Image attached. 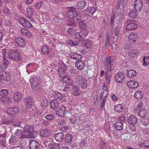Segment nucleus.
Masks as SVG:
<instances>
[{
    "label": "nucleus",
    "instance_id": "nucleus-1",
    "mask_svg": "<svg viewBox=\"0 0 149 149\" xmlns=\"http://www.w3.org/2000/svg\"><path fill=\"white\" fill-rule=\"evenodd\" d=\"M113 58L111 56L107 57L104 62L105 68L108 71L113 70L114 68Z\"/></svg>",
    "mask_w": 149,
    "mask_h": 149
},
{
    "label": "nucleus",
    "instance_id": "nucleus-2",
    "mask_svg": "<svg viewBox=\"0 0 149 149\" xmlns=\"http://www.w3.org/2000/svg\"><path fill=\"white\" fill-rule=\"evenodd\" d=\"M24 131L25 132L27 136V138H32L34 137L33 127L31 125H27L24 127Z\"/></svg>",
    "mask_w": 149,
    "mask_h": 149
},
{
    "label": "nucleus",
    "instance_id": "nucleus-3",
    "mask_svg": "<svg viewBox=\"0 0 149 149\" xmlns=\"http://www.w3.org/2000/svg\"><path fill=\"white\" fill-rule=\"evenodd\" d=\"M75 79L76 81L78 82L81 87L83 88H86L87 85V83L86 79L83 77L81 75H78L75 76Z\"/></svg>",
    "mask_w": 149,
    "mask_h": 149
},
{
    "label": "nucleus",
    "instance_id": "nucleus-4",
    "mask_svg": "<svg viewBox=\"0 0 149 149\" xmlns=\"http://www.w3.org/2000/svg\"><path fill=\"white\" fill-rule=\"evenodd\" d=\"M9 58L15 61H19L21 60L20 55L19 52L16 50L10 51L8 54Z\"/></svg>",
    "mask_w": 149,
    "mask_h": 149
},
{
    "label": "nucleus",
    "instance_id": "nucleus-5",
    "mask_svg": "<svg viewBox=\"0 0 149 149\" xmlns=\"http://www.w3.org/2000/svg\"><path fill=\"white\" fill-rule=\"evenodd\" d=\"M80 19L79 14L76 13V15H74L72 19H70L67 22V24L72 26H75L78 22Z\"/></svg>",
    "mask_w": 149,
    "mask_h": 149
},
{
    "label": "nucleus",
    "instance_id": "nucleus-6",
    "mask_svg": "<svg viewBox=\"0 0 149 149\" xmlns=\"http://www.w3.org/2000/svg\"><path fill=\"white\" fill-rule=\"evenodd\" d=\"M24 101L26 103V111H29L33 106V101L32 97H26L24 98Z\"/></svg>",
    "mask_w": 149,
    "mask_h": 149
},
{
    "label": "nucleus",
    "instance_id": "nucleus-7",
    "mask_svg": "<svg viewBox=\"0 0 149 149\" xmlns=\"http://www.w3.org/2000/svg\"><path fill=\"white\" fill-rule=\"evenodd\" d=\"M0 76L2 79L8 82L10 80L11 75L8 72L2 70L0 72Z\"/></svg>",
    "mask_w": 149,
    "mask_h": 149
},
{
    "label": "nucleus",
    "instance_id": "nucleus-8",
    "mask_svg": "<svg viewBox=\"0 0 149 149\" xmlns=\"http://www.w3.org/2000/svg\"><path fill=\"white\" fill-rule=\"evenodd\" d=\"M45 146H48V148L50 149H60L59 145L57 143L53 142H50L45 141L43 143Z\"/></svg>",
    "mask_w": 149,
    "mask_h": 149
},
{
    "label": "nucleus",
    "instance_id": "nucleus-9",
    "mask_svg": "<svg viewBox=\"0 0 149 149\" xmlns=\"http://www.w3.org/2000/svg\"><path fill=\"white\" fill-rule=\"evenodd\" d=\"M65 110L66 109L65 107L63 105H61L59 107V108L57 111H56V114L61 117H63L65 114H67L68 113H69V112L65 111Z\"/></svg>",
    "mask_w": 149,
    "mask_h": 149
},
{
    "label": "nucleus",
    "instance_id": "nucleus-10",
    "mask_svg": "<svg viewBox=\"0 0 149 149\" xmlns=\"http://www.w3.org/2000/svg\"><path fill=\"white\" fill-rule=\"evenodd\" d=\"M88 32L85 30H83L75 33L76 38L78 39H83L85 38L88 35Z\"/></svg>",
    "mask_w": 149,
    "mask_h": 149
},
{
    "label": "nucleus",
    "instance_id": "nucleus-11",
    "mask_svg": "<svg viewBox=\"0 0 149 149\" xmlns=\"http://www.w3.org/2000/svg\"><path fill=\"white\" fill-rule=\"evenodd\" d=\"M61 106L58 101L56 99L51 100L50 102V106L51 109L53 110H56Z\"/></svg>",
    "mask_w": 149,
    "mask_h": 149
},
{
    "label": "nucleus",
    "instance_id": "nucleus-12",
    "mask_svg": "<svg viewBox=\"0 0 149 149\" xmlns=\"http://www.w3.org/2000/svg\"><path fill=\"white\" fill-rule=\"evenodd\" d=\"M143 3L141 0H135L134 4V8L137 11H140L143 8Z\"/></svg>",
    "mask_w": 149,
    "mask_h": 149
},
{
    "label": "nucleus",
    "instance_id": "nucleus-13",
    "mask_svg": "<svg viewBox=\"0 0 149 149\" xmlns=\"http://www.w3.org/2000/svg\"><path fill=\"white\" fill-rule=\"evenodd\" d=\"M19 21L20 24L24 27L29 29L32 26L31 24L23 17L20 18L19 19Z\"/></svg>",
    "mask_w": 149,
    "mask_h": 149
},
{
    "label": "nucleus",
    "instance_id": "nucleus-14",
    "mask_svg": "<svg viewBox=\"0 0 149 149\" xmlns=\"http://www.w3.org/2000/svg\"><path fill=\"white\" fill-rule=\"evenodd\" d=\"M16 43L19 46L22 48L26 45V42L24 39L21 38H16L15 39Z\"/></svg>",
    "mask_w": 149,
    "mask_h": 149
},
{
    "label": "nucleus",
    "instance_id": "nucleus-15",
    "mask_svg": "<svg viewBox=\"0 0 149 149\" xmlns=\"http://www.w3.org/2000/svg\"><path fill=\"white\" fill-rule=\"evenodd\" d=\"M31 86L33 89H35L38 86L39 84L38 82L37 78L36 77H32L30 81Z\"/></svg>",
    "mask_w": 149,
    "mask_h": 149
},
{
    "label": "nucleus",
    "instance_id": "nucleus-16",
    "mask_svg": "<svg viewBox=\"0 0 149 149\" xmlns=\"http://www.w3.org/2000/svg\"><path fill=\"white\" fill-rule=\"evenodd\" d=\"M29 147L30 149H39V143L34 140H31L29 142Z\"/></svg>",
    "mask_w": 149,
    "mask_h": 149
},
{
    "label": "nucleus",
    "instance_id": "nucleus-17",
    "mask_svg": "<svg viewBox=\"0 0 149 149\" xmlns=\"http://www.w3.org/2000/svg\"><path fill=\"white\" fill-rule=\"evenodd\" d=\"M125 77V74L122 72H120L115 75V79L117 82L121 83Z\"/></svg>",
    "mask_w": 149,
    "mask_h": 149
},
{
    "label": "nucleus",
    "instance_id": "nucleus-18",
    "mask_svg": "<svg viewBox=\"0 0 149 149\" xmlns=\"http://www.w3.org/2000/svg\"><path fill=\"white\" fill-rule=\"evenodd\" d=\"M137 25L133 21H131L127 25L126 29L128 31L135 30L137 28Z\"/></svg>",
    "mask_w": 149,
    "mask_h": 149
},
{
    "label": "nucleus",
    "instance_id": "nucleus-19",
    "mask_svg": "<svg viewBox=\"0 0 149 149\" xmlns=\"http://www.w3.org/2000/svg\"><path fill=\"white\" fill-rule=\"evenodd\" d=\"M76 14L75 9L73 7H70L69 8V10L66 13V15L68 17L72 19Z\"/></svg>",
    "mask_w": 149,
    "mask_h": 149
},
{
    "label": "nucleus",
    "instance_id": "nucleus-20",
    "mask_svg": "<svg viewBox=\"0 0 149 149\" xmlns=\"http://www.w3.org/2000/svg\"><path fill=\"white\" fill-rule=\"evenodd\" d=\"M50 132L49 130L45 129L41 130L39 132V134L41 137H47L50 136Z\"/></svg>",
    "mask_w": 149,
    "mask_h": 149
},
{
    "label": "nucleus",
    "instance_id": "nucleus-21",
    "mask_svg": "<svg viewBox=\"0 0 149 149\" xmlns=\"http://www.w3.org/2000/svg\"><path fill=\"white\" fill-rule=\"evenodd\" d=\"M19 111V108L17 107H15V108H10L8 109L7 110V113L8 114L14 115L17 114Z\"/></svg>",
    "mask_w": 149,
    "mask_h": 149
},
{
    "label": "nucleus",
    "instance_id": "nucleus-22",
    "mask_svg": "<svg viewBox=\"0 0 149 149\" xmlns=\"http://www.w3.org/2000/svg\"><path fill=\"white\" fill-rule=\"evenodd\" d=\"M88 19H86L85 20L80 21L79 23V28L81 29L85 30L88 26Z\"/></svg>",
    "mask_w": 149,
    "mask_h": 149
},
{
    "label": "nucleus",
    "instance_id": "nucleus-23",
    "mask_svg": "<svg viewBox=\"0 0 149 149\" xmlns=\"http://www.w3.org/2000/svg\"><path fill=\"white\" fill-rule=\"evenodd\" d=\"M54 95L55 97V99L58 100H59L61 102H63L65 100L64 97H63L61 94L58 91L54 92Z\"/></svg>",
    "mask_w": 149,
    "mask_h": 149
},
{
    "label": "nucleus",
    "instance_id": "nucleus-24",
    "mask_svg": "<svg viewBox=\"0 0 149 149\" xmlns=\"http://www.w3.org/2000/svg\"><path fill=\"white\" fill-rule=\"evenodd\" d=\"M69 56L70 58L74 59L77 60L81 59L82 57L80 55L74 52H71L69 54Z\"/></svg>",
    "mask_w": 149,
    "mask_h": 149
},
{
    "label": "nucleus",
    "instance_id": "nucleus-25",
    "mask_svg": "<svg viewBox=\"0 0 149 149\" xmlns=\"http://www.w3.org/2000/svg\"><path fill=\"white\" fill-rule=\"evenodd\" d=\"M127 85L129 88L131 89H134L137 88L139 86V84L137 82L134 81H128Z\"/></svg>",
    "mask_w": 149,
    "mask_h": 149
},
{
    "label": "nucleus",
    "instance_id": "nucleus-26",
    "mask_svg": "<svg viewBox=\"0 0 149 149\" xmlns=\"http://www.w3.org/2000/svg\"><path fill=\"white\" fill-rule=\"evenodd\" d=\"M64 134L63 132H58L54 135V139L58 142H61L63 139Z\"/></svg>",
    "mask_w": 149,
    "mask_h": 149
},
{
    "label": "nucleus",
    "instance_id": "nucleus-27",
    "mask_svg": "<svg viewBox=\"0 0 149 149\" xmlns=\"http://www.w3.org/2000/svg\"><path fill=\"white\" fill-rule=\"evenodd\" d=\"M137 120L136 116L133 115H131L128 118L127 122L130 124H135L137 122Z\"/></svg>",
    "mask_w": 149,
    "mask_h": 149
},
{
    "label": "nucleus",
    "instance_id": "nucleus-28",
    "mask_svg": "<svg viewBox=\"0 0 149 149\" xmlns=\"http://www.w3.org/2000/svg\"><path fill=\"white\" fill-rule=\"evenodd\" d=\"M80 89L77 86L72 85L71 86V90L72 91V94L74 95L78 96L79 95Z\"/></svg>",
    "mask_w": 149,
    "mask_h": 149
},
{
    "label": "nucleus",
    "instance_id": "nucleus-29",
    "mask_svg": "<svg viewBox=\"0 0 149 149\" xmlns=\"http://www.w3.org/2000/svg\"><path fill=\"white\" fill-rule=\"evenodd\" d=\"M22 132L20 130H17L16 132H15V134L17 137V138L19 139H23L27 138V136L25 135H23Z\"/></svg>",
    "mask_w": 149,
    "mask_h": 149
},
{
    "label": "nucleus",
    "instance_id": "nucleus-30",
    "mask_svg": "<svg viewBox=\"0 0 149 149\" xmlns=\"http://www.w3.org/2000/svg\"><path fill=\"white\" fill-rule=\"evenodd\" d=\"M78 60L75 63V67L78 69H82L85 66V64L84 62Z\"/></svg>",
    "mask_w": 149,
    "mask_h": 149
},
{
    "label": "nucleus",
    "instance_id": "nucleus-31",
    "mask_svg": "<svg viewBox=\"0 0 149 149\" xmlns=\"http://www.w3.org/2000/svg\"><path fill=\"white\" fill-rule=\"evenodd\" d=\"M86 5V3L84 1H80L76 4L77 8L81 10L84 8Z\"/></svg>",
    "mask_w": 149,
    "mask_h": 149
},
{
    "label": "nucleus",
    "instance_id": "nucleus-32",
    "mask_svg": "<svg viewBox=\"0 0 149 149\" xmlns=\"http://www.w3.org/2000/svg\"><path fill=\"white\" fill-rule=\"evenodd\" d=\"M113 126L116 130L120 131L123 129V123L121 122H117L115 123Z\"/></svg>",
    "mask_w": 149,
    "mask_h": 149
},
{
    "label": "nucleus",
    "instance_id": "nucleus-33",
    "mask_svg": "<svg viewBox=\"0 0 149 149\" xmlns=\"http://www.w3.org/2000/svg\"><path fill=\"white\" fill-rule=\"evenodd\" d=\"M10 62L5 58H3L2 62L0 64V67L1 69H5L7 68V66Z\"/></svg>",
    "mask_w": 149,
    "mask_h": 149
},
{
    "label": "nucleus",
    "instance_id": "nucleus-34",
    "mask_svg": "<svg viewBox=\"0 0 149 149\" xmlns=\"http://www.w3.org/2000/svg\"><path fill=\"white\" fill-rule=\"evenodd\" d=\"M0 101L2 103L10 104L11 103V99L8 97H1L0 98Z\"/></svg>",
    "mask_w": 149,
    "mask_h": 149
},
{
    "label": "nucleus",
    "instance_id": "nucleus-35",
    "mask_svg": "<svg viewBox=\"0 0 149 149\" xmlns=\"http://www.w3.org/2000/svg\"><path fill=\"white\" fill-rule=\"evenodd\" d=\"M138 37L137 34L135 33H130L128 36V40L131 42H134L137 39Z\"/></svg>",
    "mask_w": 149,
    "mask_h": 149
},
{
    "label": "nucleus",
    "instance_id": "nucleus-36",
    "mask_svg": "<svg viewBox=\"0 0 149 149\" xmlns=\"http://www.w3.org/2000/svg\"><path fill=\"white\" fill-rule=\"evenodd\" d=\"M84 46L87 49H91L92 45V41L89 39H86L83 40Z\"/></svg>",
    "mask_w": 149,
    "mask_h": 149
},
{
    "label": "nucleus",
    "instance_id": "nucleus-37",
    "mask_svg": "<svg viewBox=\"0 0 149 149\" xmlns=\"http://www.w3.org/2000/svg\"><path fill=\"white\" fill-rule=\"evenodd\" d=\"M20 32L21 34L24 36L30 37L31 35V33L27 29L25 28H23L20 30Z\"/></svg>",
    "mask_w": 149,
    "mask_h": 149
},
{
    "label": "nucleus",
    "instance_id": "nucleus-38",
    "mask_svg": "<svg viewBox=\"0 0 149 149\" xmlns=\"http://www.w3.org/2000/svg\"><path fill=\"white\" fill-rule=\"evenodd\" d=\"M147 112L146 109L143 108L139 110L138 112V114L139 116L141 118H144Z\"/></svg>",
    "mask_w": 149,
    "mask_h": 149
},
{
    "label": "nucleus",
    "instance_id": "nucleus-39",
    "mask_svg": "<svg viewBox=\"0 0 149 149\" xmlns=\"http://www.w3.org/2000/svg\"><path fill=\"white\" fill-rule=\"evenodd\" d=\"M41 50L42 53L44 54L47 55L48 54L49 52L50 49L48 46L44 45L42 47Z\"/></svg>",
    "mask_w": 149,
    "mask_h": 149
},
{
    "label": "nucleus",
    "instance_id": "nucleus-40",
    "mask_svg": "<svg viewBox=\"0 0 149 149\" xmlns=\"http://www.w3.org/2000/svg\"><path fill=\"white\" fill-rule=\"evenodd\" d=\"M143 93L141 91H138L136 92L134 95V97L138 100L143 98Z\"/></svg>",
    "mask_w": 149,
    "mask_h": 149
},
{
    "label": "nucleus",
    "instance_id": "nucleus-41",
    "mask_svg": "<svg viewBox=\"0 0 149 149\" xmlns=\"http://www.w3.org/2000/svg\"><path fill=\"white\" fill-rule=\"evenodd\" d=\"M45 118L48 121H53L55 120V116L54 114H48L46 115L45 116Z\"/></svg>",
    "mask_w": 149,
    "mask_h": 149
},
{
    "label": "nucleus",
    "instance_id": "nucleus-42",
    "mask_svg": "<svg viewBox=\"0 0 149 149\" xmlns=\"http://www.w3.org/2000/svg\"><path fill=\"white\" fill-rule=\"evenodd\" d=\"M22 98V94L16 92L13 95V99L15 101H18L20 100Z\"/></svg>",
    "mask_w": 149,
    "mask_h": 149
},
{
    "label": "nucleus",
    "instance_id": "nucleus-43",
    "mask_svg": "<svg viewBox=\"0 0 149 149\" xmlns=\"http://www.w3.org/2000/svg\"><path fill=\"white\" fill-rule=\"evenodd\" d=\"M140 121V124L144 127L147 126L149 123V120L148 118H141Z\"/></svg>",
    "mask_w": 149,
    "mask_h": 149
},
{
    "label": "nucleus",
    "instance_id": "nucleus-44",
    "mask_svg": "<svg viewBox=\"0 0 149 149\" xmlns=\"http://www.w3.org/2000/svg\"><path fill=\"white\" fill-rule=\"evenodd\" d=\"M19 139H17L16 136H12L9 140V143L10 144L13 145L16 143Z\"/></svg>",
    "mask_w": 149,
    "mask_h": 149
},
{
    "label": "nucleus",
    "instance_id": "nucleus-45",
    "mask_svg": "<svg viewBox=\"0 0 149 149\" xmlns=\"http://www.w3.org/2000/svg\"><path fill=\"white\" fill-rule=\"evenodd\" d=\"M123 105L122 104H118L115 106V109L118 113L121 112L123 109Z\"/></svg>",
    "mask_w": 149,
    "mask_h": 149
},
{
    "label": "nucleus",
    "instance_id": "nucleus-46",
    "mask_svg": "<svg viewBox=\"0 0 149 149\" xmlns=\"http://www.w3.org/2000/svg\"><path fill=\"white\" fill-rule=\"evenodd\" d=\"M136 72L135 71L133 70H130L128 71L127 73V75L128 77L131 78L136 75Z\"/></svg>",
    "mask_w": 149,
    "mask_h": 149
},
{
    "label": "nucleus",
    "instance_id": "nucleus-47",
    "mask_svg": "<svg viewBox=\"0 0 149 149\" xmlns=\"http://www.w3.org/2000/svg\"><path fill=\"white\" fill-rule=\"evenodd\" d=\"M63 66H64V67L63 68H62V69H61V68H59L57 70L60 76L62 77H63L64 76V74H63L64 70H65L66 68V67L65 64H63Z\"/></svg>",
    "mask_w": 149,
    "mask_h": 149
},
{
    "label": "nucleus",
    "instance_id": "nucleus-48",
    "mask_svg": "<svg viewBox=\"0 0 149 149\" xmlns=\"http://www.w3.org/2000/svg\"><path fill=\"white\" fill-rule=\"evenodd\" d=\"M9 122V120L6 117L3 116L1 118V123L2 124L6 125H8Z\"/></svg>",
    "mask_w": 149,
    "mask_h": 149
},
{
    "label": "nucleus",
    "instance_id": "nucleus-49",
    "mask_svg": "<svg viewBox=\"0 0 149 149\" xmlns=\"http://www.w3.org/2000/svg\"><path fill=\"white\" fill-rule=\"evenodd\" d=\"M68 44L72 46H74L79 45V41H73L71 40H68L67 41Z\"/></svg>",
    "mask_w": 149,
    "mask_h": 149
},
{
    "label": "nucleus",
    "instance_id": "nucleus-50",
    "mask_svg": "<svg viewBox=\"0 0 149 149\" xmlns=\"http://www.w3.org/2000/svg\"><path fill=\"white\" fill-rule=\"evenodd\" d=\"M8 94V91L6 89H2L0 91V96L6 97Z\"/></svg>",
    "mask_w": 149,
    "mask_h": 149
},
{
    "label": "nucleus",
    "instance_id": "nucleus-51",
    "mask_svg": "<svg viewBox=\"0 0 149 149\" xmlns=\"http://www.w3.org/2000/svg\"><path fill=\"white\" fill-rule=\"evenodd\" d=\"M27 14L30 16H32L34 12V10L31 8H28L26 10Z\"/></svg>",
    "mask_w": 149,
    "mask_h": 149
},
{
    "label": "nucleus",
    "instance_id": "nucleus-52",
    "mask_svg": "<svg viewBox=\"0 0 149 149\" xmlns=\"http://www.w3.org/2000/svg\"><path fill=\"white\" fill-rule=\"evenodd\" d=\"M138 54V50L136 49H132L129 51V55L130 56H133L134 55Z\"/></svg>",
    "mask_w": 149,
    "mask_h": 149
},
{
    "label": "nucleus",
    "instance_id": "nucleus-53",
    "mask_svg": "<svg viewBox=\"0 0 149 149\" xmlns=\"http://www.w3.org/2000/svg\"><path fill=\"white\" fill-rule=\"evenodd\" d=\"M6 141L5 139H0V146L2 148L6 147Z\"/></svg>",
    "mask_w": 149,
    "mask_h": 149
},
{
    "label": "nucleus",
    "instance_id": "nucleus-54",
    "mask_svg": "<svg viewBox=\"0 0 149 149\" xmlns=\"http://www.w3.org/2000/svg\"><path fill=\"white\" fill-rule=\"evenodd\" d=\"M143 65L146 66L148 65H149V56L144 57L143 58Z\"/></svg>",
    "mask_w": 149,
    "mask_h": 149
},
{
    "label": "nucleus",
    "instance_id": "nucleus-55",
    "mask_svg": "<svg viewBox=\"0 0 149 149\" xmlns=\"http://www.w3.org/2000/svg\"><path fill=\"white\" fill-rule=\"evenodd\" d=\"M107 98V94L105 93V96H104L102 100V102L101 104V109H103L105 106V104L106 100Z\"/></svg>",
    "mask_w": 149,
    "mask_h": 149
},
{
    "label": "nucleus",
    "instance_id": "nucleus-56",
    "mask_svg": "<svg viewBox=\"0 0 149 149\" xmlns=\"http://www.w3.org/2000/svg\"><path fill=\"white\" fill-rule=\"evenodd\" d=\"M129 15L132 18H135L136 17V13L133 10H131L129 13Z\"/></svg>",
    "mask_w": 149,
    "mask_h": 149
},
{
    "label": "nucleus",
    "instance_id": "nucleus-57",
    "mask_svg": "<svg viewBox=\"0 0 149 149\" xmlns=\"http://www.w3.org/2000/svg\"><path fill=\"white\" fill-rule=\"evenodd\" d=\"M79 118L78 117H74L73 118H70L69 120L72 124H74L79 122Z\"/></svg>",
    "mask_w": 149,
    "mask_h": 149
},
{
    "label": "nucleus",
    "instance_id": "nucleus-58",
    "mask_svg": "<svg viewBox=\"0 0 149 149\" xmlns=\"http://www.w3.org/2000/svg\"><path fill=\"white\" fill-rule=\"evenodd\" d=\"M70 72L72 74H78L79 73V71L77 69L72 68L69 70Z\"/></svg>",
    "mask_w": 149,
    "mask_h": 149
},
{
    "label": "nucleus",
    "instance_id": "nucleus-59",
    "mask_svg": "<svg viewBox=\"0 0 149 149\" xmlns=\"http://www.w3.org/2000/svg\"><path fill=\"white\" fill-rule=\"evenodd\" d=\"M72 140V138L70 135L67 134L66 135L65 138V141L66 142L69 143L71 142Z\"/></svg>",
    "mask_w": 149,
    "mask_h": 149
},
{
    "label": "nucleus",
    "instance_id": "nucleus-60",
    "mask_svg": "<svg viewBox=\"0 0 149 149\" xmlns=\"http://www.w3.org/2000/svg\"><path fill=\"white\" fill-rule=\"evenodd\" d=\"M115 14L113 13L110 18V25L111 27H113V25L115 19Z\"/></svg>",
    "mask_w": 149,
    "mask_h": 149
},
{
    "label": "nucleus",
    "instance_id": "nucleus-61",
    "mask_svg": "<svg viewBox=\"0 0 149 149\" xmlns=\"http://www.w3.org/2000/svg\"><path fill=\"white\" fill-rule=\"evenodd\" d=\"M134 124H130L128 126L129 131L131 132H134L135 131L136 127L134 125Z\"/></svg>",
    "mask_w": 149,
    "mask_h": 149
},
{
    "label": "nucleus",
    "instance_id": "nucleus-62",
    "mask_svg": "<svg viewBox=\"0 0 149 149\" xmlns=\"http://www.w3.org/2000/svg\"><path fill=\"white\" fill-rule=\"evenodd\" d=\"M88 142L86 140H83L80 142V145L81 147L84 146H86L87 145Z\"/></svg>",
    "mask_w": 149,
    "mask_h": 149
},
{
    "label": "nucleus",
    "instance_id": "nucleus-63",
    "mask_svg": "<svg viewBox=\"0 0 149 149\" xmlns=\"http://www.w3.org/2000/svg\"><path fill=\"white\" fill-rule=\"evenodd\" d=\"M119 27L117 26L114 29L113 33L116 36H118L119 34Z\"/></svg>",
    "mask_w": 149,
    "mask_h": 149
},
{
    "label": "nucleus",
    "instance_id": "nucleus-64",
    "mask_svg": "<svg viewBox=\"0 0 149 149\" xmlns=\"http://www.w3.org/2000/svg\"><path fill=\"white\" fill-rule=\"evenodd\" d=\"M58 124L59 125L62 127L65 125L66 123L64 120L61 119L58 121Z\"/></svg>",
    "mask_w": 149,
    "mask_h": 149
}]
</instances>
